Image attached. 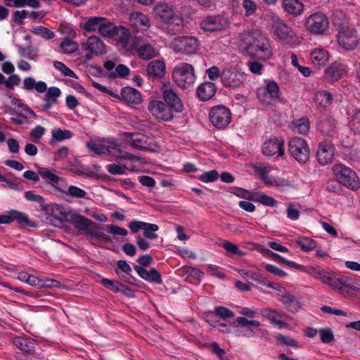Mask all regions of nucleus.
Wrapping results in <instances>:
<instances>
[{
	"label": "nucleus",
	"mask_w": 360,
	"mask_h": 360,
	"mask_svg": "<svg viewBox=\"0 0 360 360\" xmlns=\"http://www.w3.org/2000/svg\"><path fill=\"white\" fill-rule=\"evenodd\" d=\"M240 40L244 42L250 56L259 60H266L272 56L269 40L259 31H244L240 34Z\"/></svg>",
	"instance_id": "f257e3e1"
},
{
	"label": "nucleus",
	"mask_w": 360,
	"mask_h": 360,
	"mask_svg": "<svg viewBox=\"0 0 360 360\" xmlns=\"http://www.w3.org/2000/svg\"><path fill=\"white\" fill-rule=\"evenodd\" d=\"M132 45L136 49L137 55L142 60H150L159 55L156 41L148 35L142 34L134 37Z\"/></svg>",
	"instance_id": "f03ea898"
},
{
	"label": "nucleus",
	"mask_w": 360,
	"mask_h": 360,
	"mask_svg": "<svg viewBox=\"0 0 360 360\" xmlns=\"http://www.w3.org/2000/svg\"><path fill=\"white\" fill-rule=\"evenodd\" d=\"M172 77L178 86L187 88L195 83L194 68L188 63H181L173 69Z\"/></svg>",
	"instance_id": "7ed1b4c3"
},
{
	"label": "nucleus",
	"mask_w": 360,
	"mask_h": 360,
	"mask_svg": "<svg viewBox=\"0 0 360 360\" xmlns=\"http://www.w3.org/2000/svg\"><path fill=\"white\" fill-rule=\"evenodd\" d=\"M335 176L338 182L352 190L360 186L359 179L353 170L343 165H336L333 167Z\"/></svg>",
	"instance_id": "20e7f679"
},
{
	"label": "nucleus",
	"mask_w": 360,
	"mask_h": 360,
	"mask_svg": "<svg viewBox=\"0 0 360 360\" xmlns=\"http://www.w3.org/2000/svg\"><path fill=\"white\" fill-rule=\"evenodd\" d=\"M125 137L129 145L137 150L155 152L158 148L153 137L142 134L126 133Z\"/></svg>",
	"instance_id": "39448f33"
},
{
	"label": "nucleus",
	"mask_w": 360,
	"mask_h": 360,
	"mask_svg": "<svg viewBox=\"0 0 360 360\" xmlns=\"http://www.w3.org/2000/svg\"><path fill=\"white\" fill-rule=\"evenodd\" d=\"M288 150L290 155L300 163H305L309 159V148L304 139L293 137L288 142Z\"/></svg>",
	"instance_id": "423d86ee"
},
{
	"label": "nucleus",
	"mask_w": 360,
	"mask_h": 360,
	"mask_svg": "<svg viewBox=\"0 0 360 360\" xmlns=\"http://www.w3.org/2000/svg\"><path fill=\"white\" fill-rule=\"evenodd\" d=\"M338 41L344 49L352 51L359 45L360 37L354 28L342 27L339 31Z\"/></svg>",
	"instance_id": "0eeeda50"
},
{
	"label": "nucleus",
	"mask_w": 360,
	"mask_h": 360,
	"mask_svg": "<svg viewBox=\"0 0 360 360\" xmlns=\"http://www.w3.org/2000/svg\"><path fill=\"white\" fill-rule=\"evenodd\" d=\"M305 27L307 31L314 34H323L328 29L329 20L322 13L310 15L306 20Z\"/></svg>",
	"instance_id": "6e6552de"
},
{
	"label": "nucleus",
	"mask_w": 360,
	"mask_h": 360,
	"mask_svg": "<svg viewBox=\"0 0 360 360\" xmlns=\"http://www.w3.org/2000/svg\"><path fill=\"white\" fill-rule=\"evenodd\" d=\"M211 123L219 129H225L231 122V110L223 105L213 107L209 113Z\"/></svg>",
	"instance_id": "1a4fd4ad"
},
{
	"label": "nucleus",
	"mask_w": 360,
	"mask_h": 360,
	"mask_svg": "<svg viewBox=\"0 0 360 360\" xmlns=\"http://www.w3.org/2000/svg\"><path fill=\"white\" fill-rule=\"evenodd\" d=\"M229 27L227 18L221 15H207L200 22V27L205 32H220Z\"/></svg>",
	"instance_id": "9d476101"
},
{
	"label": "nucleus",
	"mask_w": 360,
	"mask_h": 360,
	"mask_svg": "<svg viewBox=\"0 0 360 360\" xmlns=\"http://www.w3.org/2000/svg\"><path fill=\"white\" fill-rule=\"evenodd\" d=\"M171 47L176 53L193 54L198 49V41L193 37L174 38L171 42Z\"/></svg>",
	"instance_id": "9b49d317"
},
{
	"label": "nucleus",
	"mask_w": 360,
	"mask_h": 360,
	"mask_svg": "<svg viewBox=\"0 0 360 360\" xmlns=\"http://www.w3.org/2000/svg\"><path fill=\"white\" fill-rule=\"evenodd\" d=\"M148 110L160 121L167 122L173 119L174 110L161 101H152L148 103Z\"/></svg>",
	"instance_id": "f8f14e48"
},
{
	"label": "nucleus",
	"mask_w": 360,
	"mask_h": 360,
	"mask_svg": "<svg viewBox=\"0 0 360 360\" xmlns=\"http://www.w3.org/2000/svg\"><path fill=\"white\" fill-rule=\"evenodd\" d=\"M245 79V75L234 68H225L221 71V81L225 86L238 88L243 85Z\"/></svg>",
	"instance_id": "ddd939ff"
},
{
	"label": "nucleus",
	"mask_w": 360,
	"mask_h": 360,
	"mask_svg": "<svg viewBox=\"0 0 360 360\" xmlns=\"http://www.w3.org/2000/svg\"><path fill=\"white\" fill-rule=\"evenodd\" d=\"M38 174L46 184L50 185L56 191L58 192L63 191V185L66 180L65 178L58 176V172L46 167H39Z\"/></svg>",
	"instance_id": "4468645a"
},
{
	"label": "nucleus",
	"mask_w": 360,
	"mask_h": 360,
	"mask_svg": "<svg viewBox=\"0 0 360 360\" xmlns=\"http://www.w3.org/2000/svg\"><path fill=\"white\" fill-rule=\"evenodd\" d=\"M280 89L276 82L269 81L265 88L258 89L257 97L264 103H271L280 98Z\"/></svg>",
	"instance_id": "2eb2a0df"
},
{
	"label": "nucleus",
	"mask_w": 360,
	"mask_h": 360,
	"mask_svg": "<svg viewBox=\"0 0 360 360\" xmlns=\"http://www.w3.org/2000/svg\"><path fill=\"white\" fill-rule=\"evenodd\" d=\"M161 91L165 103L172 108L174 112H181L184 110V107L181 99L172 87L164 85Z\"/></svg>",
	"instance_id": "dca6fc26"
},
{
	"label": "nucleus",
	"mask_w": 360,
	"mask_h": 360,
	"mask_svg": "<svg viewBox=\"0 0 360 360\" xmlns=\"http://www.w3.org/2000/svg\"><path fill=\"white\" fill-rule=\"evenodd\" d=\"M84 51H88L87 58L91 59L92 55L99 56L105 53L103 41L97 36L89 37L86 42L82 44Z\"/></svg>",
	"instance_id": "f3484780"
},
{
	"label": "nucleus",
	"mask_w": 360,
	"mask_h": 360,
	"mask_svg": "<svg viewBox=\"0 0 360 360\" xmlns=\"http://www.w3.org/2000/svg\"><path fill=\"white\" fill-rule=\"evenodd\" d=\"M252 167L254 169L255 172L262 179L264 183L267 186H288V183H287L285 180H279L277 181L274 179L271 176H269V174L271 171L270 166H262L260 165H252Z\"/></svg>",
	"instance_id": "a211bd4d"
},
{
	"label": "nucleus",
	"mask_w": 360,
	"mask_h": 360,
	"mask_svg": "<svg viewBox=\"0 0 360 360\" xmlns=\"http://www.w3.org/2000/svg\"><path fill=\"white\" fill-rule=\"evenodd\" d=\"M334 158V148L332 144L321 142L318 146L316 158L319 164L326 165L332 162Z\"/></svg>",
	"instance_id": "6ab92c4d"
},
{
	"label": "nucleus",
	"mask_w": 360,
	"mask_h": 360,
	"mask_svg": "<svg viewBox=\"0 0 360 360\" xmlns=\"http://www.w3.org/2000/svg\"><path fill=\"white\" fill-rule=\"evenodd\" d=\"M284 141L283 139H271L266 141L262 148L263 154L267 156H278L284 155Z\"/></svg>",
	"instance_id": "aec40b11"
},
{
	"label": "nucleus",
	"mask_w": 360,
	"mask_h": 360,
	"mask_svg": "<svg viewBox=\"0 0 360 360\" xmlns=\"http://www.w3.org/2000/svg\"><path fill=\"white\" fill-rule=\"evenodd\" d=\"M274 33L280 41L289 44L292 41L295 36L292 29L281 20H278L274 23Z\"/></svg>",
	"instance_id": "412c9836"
},
{
	"label": "nucleus",
	"mask_w": 360,
	"mask_h": 360,
	"mask_svg": "<svg viewBox=\"0 0 360 360\" xmlns=\"http://www.w3.org/2000/svg\"><path fill=\"white\" fill-rule=\"evenodd\" d=\"M347 279L343 277L338 278L332 276L328 286L345 296L349 295L350 289H353L356 291L360 290V288H352L351 285L347 283Z\"/></svg>",
	"instance_id": "4be33fe9"
},
{
	"label": "nucleus",
	"mask_w": 360,
	"mask_h": 360,
	"mask_svg": "<svg viewBox=\"0 0 360 360\" xmlns=\"http://www.w3.org/2000/svg\"><path fill=\"white\" fill-rule=\"evenodd\" d=\"M134 269L141 278L147 281L157 284H161L162 282L160 274L154 268L148 271L143 266L136 265Z\"/></svg>",
	"instance_id": "5701e85b"
},
{
	"label": "nucleus",
	"mask_w": 360,
	"mask_h": 360,
	"mask_svg": "<svg viewBox=\"0 0 360 360\" xmlns=\"http://www.w3.org/2000/svg\"><path fill=\"white\" fill-rule=\"evenodd\" d=\"M129 20L131 26L141 30H146L150 26L148 17L141 12L136 11L130 13Z\"/></svg>",
	"instance_id": "b1692460"
},
{
	"label": "nucleus",
	"mask_w": 360,
	"mask_h": 360,
	"mask_svg": "<svg viewBox=\"0 0 360 360\" xmlns=\"http://www.w3.org/2000/svg\"><path fill=\"white\" fill-rule=\"evenodd\" d=\"M261 315L267 319L271 323L277 326L279 328H282L286 326V323L282 319L284 317L283 314L269 308H264L260 311Z\"/></svg>",
	"instance_id": "393cba45"
},
{
	"label": "nucleus",
	"mask_w": 360,
	"mask_h": 360,
	"mask_svg": "<svg viewBox=\"0 0 360 360\" xmlns=\"http://www.w3.org/2000/svg\"><path fill=\"white\" fill-rule=\"evenodd\" d=\"M153 14L155 18L167 22L174 13L172 8L166 3H158L153 7Z\"/></svg>",
	"instance_id": "a878e982"
},
{
	"label": "nucleus",
	"mask_w": 360,
	"mask_h": 360,
	"mask_svg": "<svg viewBox=\"0 0 360 360\" xmlns=\"http://www.w3.org/2000/svg\"><path fill=\"white\" fill-rule=\"evenodd\" d=\"M86 146L90 150L97 155H102L108 153L112 156H115V152L114 150L120 153V150L118 149L119 146L115 142L110 143L108 146L96 144L94 142H88L86 143Z\"/></svg>",
	"instance_id": "bb28decb"
},
{
	"label": "nucleus",
	"mask_w": 360,
	"mask_h": 360,
	"mask_svg": "<svg viewBox=\"0 0 360 360\" xmlns=\"http://www.w3.org/2000/svg\"><path fill=\"white\" fill-rule=\"evenodd\" d=\"M217 86L211 82L201 84L197 89V94L201 101H208L216 94Z\"/></svg>",
	"instance_id": "cd10ccee"
},
{
	"label": "nucleus",
	"mask_w": 360,
	"mask_h": 360,
	"mask_svg": "<svg viewBox=\"0 0 360 360\" xmlns=\"http://www.w3.org/2000/svg\"><path fill=\"white\" fill-rule=\"evenodd\" d=\"M148 75L154 78H161L165 74V65L159 60L150 61L146 68Z\"/></svg>",
	"instance_id": "c85d7f7f"
},
{
	"label": "nucleus",
	"mask_w": 360,
	"mask_h": 360,
	"mask_svg": "<svg viewBox=\"0 0 360 360\" xmlns=\"http://www.w3.org/2000/svg\"><path fill=\"white\" fill-rule=\"evenodd\" d=\"M282 6L286 13L295 16L302 13L304 4L299 0H282Z\"/></svg>",
	"instance_id": "c756f323"
},
{
	"label": "nucleus",
	"mask_w": 360,
	"mask_h": 360,
	"mask_svg": "<svg viewBox=\"0 0 360 360\" xmlns=\"http://www.w3.org/2000/svg\"><path fill=\"white\" fill-rule=\"evenodd\" d=\"M13 343L25 354H32L34 351L35 342L31 339L23 337H15Z\"/></svg>",
	"instance_id": "7c9ffc66"
},
{
	"label": "nucleus",
	"mask_w": 360,
	"mask_h": 360,
	"mask_svg": "<svg viewBox=\"0 0 360 360\" xmlns=\"http://www.w3.org/2000/svg\"><path fill=\"white\" fill-rule=\"evenodd\" d=\"M121 96L124 101L129 103L139 104L141 102V94L132 87L127 86L122 88Z\"/></svg>",
	"instance_id": "2f4dec72"
},
{
	"label": "nucleus",
	"mask_w": 360,
	"mask_h": 360,
	"mask_svg": "<svg viewBox=\"0 0 360 360\" xmlns=\"http://www.w3.org/2000/svg\"><path fill=\"white\" fill-rule=\"evenodd\" d=\"M166 23L167 31L172 34H178L184 30L183 19L176 14H174Z\"/></svg>",
	"instance_id": "473e14b6"
},
{
	"label": "nucleus",
	"mask_w": 360,
	"mask_h": 360,
	"mask_svg": "<svg viewBox=\"0 0 360 360\" xmlns=\"http://www.w3.org/2000/svg\"><path fill=\"white\" fill-rule=\"evenodd\" d=\"M333 99L332 94L326 91H319L316 92L314 97L315 103L321 108H326L330 105Z\"/></svg>",
	"instance_id": "72a5a7b5"
},
{
	"label": "nucleus",
	"mask_w": 360,
	"mask_h": 360,
	"mask_svg": "<svg viewBox=\"0 0 360 360\" xmlns=\"http://www.w3.org/2000/svg\"><path fill=\"white\" fill-rule=\"evenodd\" d=\"M311 58L313 63L316 66L324 65L328 60V52L321 48L315 49L311 53Z\"/></svg>",
	"instance_id": "f704fd0d"
},
{
	"label": "nucleus",
	"mask_w": 360,
	"mask_h": 360,
	"mask_svg": "<svg viewBox=\"0 0 360 360\" xmlns=\"http://www.w3.org/2000/svg\"><path fill=\"white\" fill-rule=\"evenodd\" d=\"M131 33L129 30L124 26H116L114 27L113 37L111 39L117 40L124 46H126L129 41Z\"/></svg>",
	"instance_id": "c9c22d12"
},
{
	"label": "nucleus",
	"mask_w": 360,
	"mask_h": 360,
	"mask_svg": "<svg viewBox=\"0 0 360 360\" xmlns=\"http://www.w3.org/2000/svg\"><path fill=\"white\" fill-rule=\"evenodd\" d=\"M214 316H218L223 320H227L234 317V314L229 309L224 307H216L212 311L206 313L207 319H211ZM209 321H211L210 320Z\"/></svg>",
	"instance_id": "e433bc0d"
},
{
	"label": "nucleus",
	"mask_w": 360,
	"mask_h": 360,
	"mask_svg": "<svg viewBox=\"0 0 360 360\" xmlns=\"http://www.w3.org/2000/svg\"><path fill=\"white\" fill-rule=\"evenodd\" d=\"M23 88L27 90L35 89L38 93H44L46 91L47 86L44 82H35L31 77H26L23 81Z\"/></svg>",
	"instance_id": "4c0bfd02"
},
{
	"label": "nucleus",
	"mask_w": 360,
	"mask_h": 360,
	"mask_svg": "<svg viewBox=\"0 0 360 360\" xmlns=\"http://www.w3.org/2000/svg\"><path fill=\"white\" fill-rule=\"evenodd\" d=\"M86 235L88 236H96L101 242H112V240L110 238V236L105 234L103 231V229L101 227H99L98 224H96L95 222H94V224L91 225V229L88 230V232L86 233Z\"/></svg>",
	"instance_id": "58836bf2"
},
{
	"label": "nucleus",
	"mask_w": 360,
	"mask_h": 360,
	"mask_svg": "<svg viewBox=\"0 0 360 360\" xmlns=\"http://www.w3.org/2000/svg\"><path fill=\"white\" fill-rule=\"evenodd\" d=\"M60 193H64L65 195H69L74 198H86V199H88V198L86 197L87 193L84 190H83L76 186H70L67 188V183L66 182L63 185V191H60Z\"/></svg>",
	"instance_id": "ea45409f"
},
{
	"label": "nucleus",
	"mask_w": 360,
	"mask_h": 360,
	"mask_svg": "<svg viewBox=\"0 0 360 360\" xmlns=\"http://www.w3.org/2000/svg\"><path fill=\"white\" fill-rule=\"evenodd\" d=\"M73 134L71 131L67 129H55L51 131V138L50 143L51 144L60 142L72 138Z\"/></svg>",
	"instance_id": "a19ab883"
},
{
	"label": "nucleus",
	"mask_w": 360,
	"mask_h": 360,
	"mask_svg": "<svg viewBox=\"0 0 360 360\" xmlns=\"http://www.w3.org/2000/svg\"><path fill=\"white\" fill-rule=\"evenodd\" d=\"M345 69L338 64H333L326 70V77L331 82L336 81L345 74Z\"/></svg>",
	"instance_id": "79ce46f5"
},
{
	"label": "nucleus",
	"mask_w": 360,
	"mask_h": 360,
	"mask_svg": "<svg viewBox=\"0 0 360 360\" xmlns=\"http://www.w3.org/2000/svg\"><path fill=\"white\" fill-rule=\"evenodd\" d=\"M104 22V18L103 17H91L86 19V22H84L82 27L84 30L88 32H99L102 22Z\"/></svg>",
	"instance_id": "37998d69"
},
{
	"label": "nucleus",
	"mask_w": 360,
	"mask_h": 360,
	"mask_svg": "<svg viewBox=\"0 0 360 360\" xmlns=\"http://www.w3.org/2000/svg\"><path fill=\"white\" fill-rule=\"evenodd\" d=\"M335 126L336 122L334 119L326 117L319 122L318 129L323 134L330 135L333 132Z\"/></svg>",
	"instance_id": "c03bdc74"
},
{
	"label": "nucleus",
	"mask_w": 360,
	"mask_h": 360,
	"mask_svg": "<svg viewBox=\"0 0 360 360\" xmlns=\"http://www.w3.org/2000/svg\"><path fill=\"white\" fill-rule=\"evenodd\" d=\"M282 302L291 312H296L300 308V302L297 298L289 293H285L282 296Z\"/></svg>",
	"instance_id": "a18cd8bd"
},
{
	"label": "nucleus",
	"mask_w": 360,
	"mask_h": 360,
	"mask_svg": "<svg viewBox=\"0 0 360 360\" xmlns=\"http://www.w3.org/2000/svg\"><path fill=\"white\" fill-rule=\"evenodd\" d=\"M309 129V122L305 118H301L293 122L292 124V130L295 133L301 134H307Z\"/></svg>",
	"instance_id": "49530a36"
},
{
	"label": "nucleus",
	"mask_w": 360,
	"mask_h": 360,
	"mask_svg": "<svg viewBox=\"0 0 360 360\" xmlns=\"http://www.w3.org/2000/svg\"><path fill=\"white\" fill-rule=\"evenodd\" d=\"M74 224L76 229L84 230L86 233L91 229L94 221L82 215H77L74 219Z\"/></svg>",
	"instance_id": "de8ad7c7"
},
{
	"label": "nucleus",
	"mask_w": 360,
	"mask_h": 360,
	"mask_svg": "<svg viewBox=\"0 0 360 360\" xmlns=\"http://www.w3.org/2000/svg\"><path fill=\"white\" fill-rule=\"evenodd\" d=\"M32 32L37 36H40L46 40H49L55 37V33L49 28L43 26L33 27Z\"/></svg>",
	"instance_id": "09e8293b"
},
{
	"label": "nucleus",
	"mask_w": 360,
	"mask_h": 360,
	"mask_svg": "<svg viewBox=\"0 0 360 360\" xmlns=\"http://www.w3.org/2000/svg\"><path fill=\"white\" fill-rule=\"evenodd\" d=\"M99 30V34L108 38H112L113 37V30L115 25L109 21L108 19L104 18V22H102Z\"/></svg>",
	"instance_id": "8fccbe9b"
},
{
	"label": "nucleus",
	"mask_w": 360,
	"mask_h": 360,
	"mask_svg": "<svg viewBox=\"0 0 360 360\" xmlns=\"http://www.w3.org/2000/svg\"><path fill=\"white\" fill-rule=\"evenodd\" d=\"M300 248L306 252L311 251L316 246V243L309 238H301L296 240Z\"/></svg>",
	"instance_id": "3c124183"
},
{
	"label": "nucleus",
	"mask_w": 360,
	"mask_h": 360,
	"mask_svg": "<svg viewBox=\"0 0 360 360\" xmlns=\"http://www.w3.org/2000/svg\"><path fill=\"white\" fill-rule=\"evenodd\" d=\"M146 225L143 229V236L148 239H157L158 236L155 232L159 229L158 226L147 222H146Z\"/></svg>",
	"instance_id": "603ef678"
},
{
	"label": "nucleus",
	"mask_w": 360,
	"mask_h": 360,
	"mask_svg": "<svg viewBox=\"0 0 360 360\" xmlns=\"http://www.w3.org/2000/svg\"><path fill=\"white\" fill-rule=\"evenodd\" d=\"M14 220H16L20 225L22 226H33L25 214L17 210H11V221Z\"/></svg>",
	"instance_id": "864d4df0"
},
{
	"label": "nucleus",
	"mask_w": 360,
	"mask_h": 360,
	"mask_svg": "<svg viewBox=\"0 0 360 360\" xmlns=\"http://www.w3.org/2000/svg\"><path fill=\"white\" fill-rule=\"evenodd\" d=\"M242 6L245 11V16L249 17L254 15L257 11L258 6L252 0H243Z\"/></svg>",
	"instance_id": "5fc2aeb1"
},
{
	"label": "nucleus",
	"mask_w": 360,
	"mask_h": 360,
	"mask_svg": "<svg viewBox=\"0 0 360 360\" xmlns=\"http://www.w3.org/2000/svg\"><path fill=\"white\" fill-rule=\"evenodd\" d=\"M60 49L64 53L70 54L78 49V45L76 42L73 41L70 39H65L62 43L60 44Z\"/></svg>",
	"instance_id": "6e6d98bb"
},
{
	"label": "nucleus",
	"mask_w": 360,
	"mask_h": 360,
	"mask_svg": "<svg viewBox=\"0 0 360 360\" xmlns=\"http://www.w3.org/2000/svg\"><path fill=\"white\" fill-rule=\"evenodd\" d=\"M254 247H255L258 250H259L262 253L266 255L271 259H273L275 261H277L280 263H283L284 261V258L281 257L279 255L274 253L271 250L264 248V246L257 245L256 243H251Z\"/></svg>",
	"instance_id": "4d7b16f0"
},
{
	"label": "nucleus",
	"mask_w": 360,
	"mask_h": 360,
	"mask_svg": "<svg viewBox=\"0 0 360 360\" xmlns=\"http://www.w3.org/2000/svg\"><path fill=\"white\" fill-rule=\"evenodd\" d=\"M101 283L106 288L115 292H117L122 290V288H124V286L122 284H120L117 281H113L112 280H110L108 278H103L101 281Z\"/></svg>",
	"instance_id": "13d9d810"
},
{
	"label": "nucleus",
	"mask_w": 360,
	"mask_h": 360,
	"mask_svg": "<svg viewBox=\"0 0 360 360\" xmlns=\"http://www.w3.org/2000/svg\"><path fill=\"white\" fill-rule=\"evenodd\" d=\"M351 129L355 134L360 135V110L354 112L350 121Z\"/></svg>",
	"instance_id": "bf43d9fd"
},
{
	"label": "nucleus",
	"mask_w": 360,
	"mask_h": 360,
	"mask_svg": "<svg viewBox=\"0 0 360 360\" xmlns=\"http://www.w3.org/2000/svg\"><path fill=\"white\" fill-rule=\"evenodd\" d=\"M46 93L45 95L44 100L50 102L53 101L55 104L56 103V98L60 96L61 91L56 86H51L46 89Z\"/></svg>",
	"instance_id": "052dcab7"
},
{
	"label": "nucleus",
	"mask_w": 360,
	"mask_h": 360,
	"mask_svg": "<svg viewBox=\"0 0 360 360\" xmlns=\"http://www.w3.org/2000/svg\"><path fill=\"white\" fill-rule=\"evenodd\" d=\"M221 246L223 247L224 249H225L229 252L237 255L240 257H243L245 255V252L240 251L238 249V247L236 244H234L229 240H224L221 243Z\"/></svg>",
	"instance_id": "680f3d73"
},
{
	"label": "nucleus",
	"mask_w": 360,
	"mask_h": 360,
	"mask_svg": "<svg viewBox=\"0 0 360 360\" xmlns=\"http://www.w3.org/2000/svg\"><path fill=\"white\" fill-rule=\"evenodd\" d=\"M53 66L58 70L61 71L64 75L72 78H77L76 74L62 62L54 61Z\"/></svg>",
	"instance_id": "e2e57ef3"
},
{
	"label": "nucleus",
	"mask_w": 360,
	"mask_h": 360,
	"mask_svg": "<svg viewBox=\"0 0 360 360\" xmlns=\"http://www.w3.org/2000/svg\"><path fill=\"white\" fill-rule=\"evenodd\" d=\"M319 334L323 343H330L334 340V335L330 328H321L319 330Z\"/></svg>",
	"instance_id": "0e129e2a"
},
{
	"label": "nucleus",
	"mask_w": 360,
	"mask_h": 360,
	"mask_svg": "<svg viewBox=\"0 0 360 360\" xmlns=\"http://www.w3.org/2000/svg\"><path fill=\"white\" fill-rule=\"evenodd\" d=\"M128 168L126 165H120L116 164H110L107 165V171L113 175L123 174Z\"/></svg>",
	"instance_id": "69168bd1"
},
{
	"label": "nucleus",
	"mask_w": 360,
	"mask_h": 360,
	"mask_svg": "<svg viewBox=\"0 0 360 360\" xmlns=\"http://www.w3.org/2000/svg\"><path fill=\"white\" fill-rule=\"evenodd\" d=\"M219 178V174L216 170H211L201 174L199 179L203 182H212Z\"/></svg>",
	"instance_id": "338daca9"
},
{
	"label": "nucleus",
	"mask_w": 360,
	"mask_h": 360,
	"mask_svg": "<svg viewBox=\"0 0 360 360\" xmlns=\"http://www.w3.org/2000/svg\"><path fill=\"white\" fill-rule=\"evenodd\" d=\"M129 69L124 65L120 64L115 68V70L111 73L112 77H124L129 75Z\"/></svg>",
	"instance_id": "774afa93"
}]
</instances>
